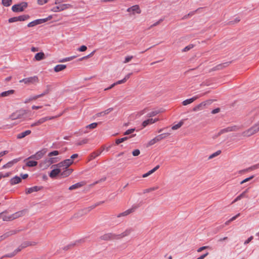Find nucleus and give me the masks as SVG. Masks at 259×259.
<instances>
[{
	"mask_svg": "<svg viewBox=\"0 0 259 259\" xmlns=\"http://www.w3.org/2000/svg\"><path fill=\"white\" fill-rule=\"evenodd\" d=\"M26 111L25 110H20L13 113L10 116V118L12 120H16L18 119H23L26 114Z\"/></svg>",
	"mask_w": 259,
	"mask_h": 259,
	"instance_id": "nucleus-1",
	"label": "nucleus"
},
{
	"mask_svg": "<svg viewBox=\"0 0 259 259\" xmlns=\"http://www.w3.org/2000/svg\"><path fill=\"white\" fill-rule=\"evenodd\" d=\"M73 163V161L70 159H65L64 161L57 164L55 165H53L52 166L53 167H57L59 168H67L69 166H70Z\"/></svg>",
	"mask_w": 259,
	"mask_h": 259,
	"instance_id": "nucleus-2",
	"label": "nucleus"
},
{
	"mask_svg": "<svg viewBox=\"0 0 259 259\" xmlns=\"http://www.w3.org/2000/svg\"><path fill=\"white\" fill-rule=\"evenodd\" d=\"M27 6V3L23 2L18 4L14 5L12 7V10L14 12H20L24 11Z\"/></svg>",
	"mask_w": 259,
	"mask_h": 259,
	"instance_id": "nucleus-3",
	"label": "nucleus"
},
{
	"mask_svg": "<svg viewBox=\"0 0 259 259\" xmlns=\"http://www.w3.org/2000/svg\"><path fill=\"white\" fill-rule=\"evenodd\" d=\"M23 211H19L15 213H14L10 216H7L5 215H3L2 217V219L4 221H11L14 219H15L17 218H19L23 215Z\"/></svg>",
	"mask_w": 259,
	"mask_h": 259,
	"instance_id": "nucleus-4",
	"label": "nucleus"
},
{
	"mask_svg": "<svg viewBox=\"0 0 259 259\" xmlns=\"http://www.w3.org/2000/svg\"><path fill=\"white\" fill-rule=\"evenodd\" d=\"M38 81V78L37 76H34L22 79L19 81V82H24L25 84H33Z\"/></svg>",
	"mask_w": 259,
	"mask_h": 259,
	"instance_id": "nucleus-5",
	"label": "nucleus"
},
{
	"mask_svg": "<svg viewBox=\"0 0 259 259\" xmlns=\"http://www.w3.org/2000/svg\"><path fill=\"white\" fill-rule=\"evenodd\" d=\"M29 18L27 15H23L18 17H14L9 19L8 21L9 23H13L17 21H23Z\"/></svg>",
	"mask_w": 259,
	"mask_h": 259,
	"instance_id": "nucleus-6",
	"label": "nucleus"
},
{
	"mask_svg": "<svg viewBox=\"0 0 259 259\" xmlns=\"http://www.w3.org/2000/svg\"><path fill=\"white\" fill-rule=\"evenodd\" d=\"M46 151L45 150H40L37 152L35 154L31 155L28 158L26 159L25 160L30 159H34L36 160H39L41 159L43 156L45 155Z\"/></svg>",
	"mask_w": 259,
	"mask_h": 259,
	"instance_id": "nucleus-7",
	"label": "nucleus"
},
{
	"mask_svg": "<svg viewBox=\"0 0 259 259\" xmlns=\"http://www.w3.org/2000/svg\"><path fill=\"white\" fill-rule=\"evenodd\" d=\"M257 131L254 125L252 126L248 130L245 131L242 133V135L244 137H249L251 136L254 134L256 133Z\"/></svg>",
	"mask_w": 259,
	"mask_h": 259,
	"instance_id": "nucleus-8",
	"label": "nucleus"
},
{
	"mask_svg": "<svg viewBox=\"0 0 259 259\" xmlns=\"http://www.w3.org/2000/svg\"><path fill=\"white\" fill-rule=\"evenodd\" d=\"M134 231V229L133 228H127L124 231L121 233L120 234L117 235V238L121 239L124 238L125 237L128 236L131 234V233Z\"/></svg>",
	"mask_w": 259,
	"mask_h": 259,
	"instance_id": "nucleus-9",
	"label": "nucleus"
},
{
	"mask_svg": "<svg viewBox=\"0 0 259 259\" xmlns=\"http://www.w3.org/2000/svg\"><path fill=\"white\" fill-rule=\"evenodd\" d=\"M127 12H132L133 14H134L135 13L137 14H140L141 12L140 7L138 5H134L130 8H128L127 9Z\"/></svg>",
	"mask_w": 259,
	"mask_h": 259,
	"instance_id": "nucleus-10",
	"label": "nucleus"
},
{
	"mask_svg": "<svg viewBox=\"0 0 259 259\" xmlns=\"http://www.w3.org/2000/svg\"><path fill=\"white\" fill-rule=\"evenodd\" d=\"M203 95H197L196 96L193 97L191 98H190V99H186V100L183 101L182 104H183V105L184 106H186V105H188L189 104L192 103L194 101H195L196 99H198L199 97H201Z\"/></svg>",
	"mask_w": 259,
	"mask_h": 259,
	"instance_id": "nucleus-11",
	"label": "nucleus"
},
{
	"mask_svg": "<svg viewBox=\"0 0 259 259\" xmlns=\"http://www.w3.org/2000/svg\"><path fill=\"white\" fill-rule=\"evenodd\" d=\"M158 120H159L158 118H155V119L149 118L147 120H144L142 122V125L143 127H145L146 126H147L148 125H150V124L154 123L156 121H158Z\"/></svg>",
	"mask_w": 259,
	"mask_h": 259,
	"instance_id": "nucleus-12",
	"label": "nucleus"
},
{
	"mask_svg": "<svg viewBox=\"0 0 259 259\" xmlns=\"http://www.w3.org/2000/svg\"><path fill=\"white\" fill-rule=\"evenodd\" d=\"M236 126H230V127H228L227 128H223L219 132V133H218V135L219 136L222 134L227 133V132L235 131H236Z\"/></svg>",
	"mask_w": 259,
	"mask_h": 259,
	"instance_id": "nucleus-13",
	"label": "nucleus"
},
{
	"mask_svg": "<svg viewBox=\"0 0 259 259\" xmlns=\"http://www.w3.org/2000/svg\"><path fill=\"white\" fill-rule=\"evenodd\" d=\"M60 173H61V169L60 168L58 167L57 168L53 169L49 174V176L51 178H54Z\"/></svg>",
	"mask_w": 259,
	"mask_h": 259,
	"instance_id": "nucleus-14",
	"label": "nucleus"
},
{
	"mask_svg": "<svg viewBox=\"0 0 259 259\" xmlns=\"http://www.w3.org/2000/svg\"><path fill=\"white\" fill-rule=\"evenodd\" d=\"M50 165H50L47 159L41 161L39 164L40 168H42V169L48 168Z\"/></svg>",
	"mask_w": 259,
	"mask_h": 259,
	"instance_id": "nucleus-15",
	"label": "nucleus"
},
{
	"mask_svg": "<svg viewBox=\"0 0 259 259\" xmlns=\"http://www.w3.org/2000/svg\"><path fill=\"white\" fill-rule=\"evenodd\" d=\"M14 93H15V91L14 90H8L7 91L2 92L0 94V98L9 97V96L14 94Z\"/></svg>",
	"mask_w": 259,
	"mask_h": 259,
	"instance_id": "nucleus-16",
	"label": "nucleus"
},
{
	"mask_svg": "<svg viewBox=\"0 0 259 259\" xmlns=\"http://www.w3.org/2000/svg\"><path fill=\"white\" fill-rule=\"evenodd\" d=\"M40 190V188L37 186H34L26 189V194H28L32 193L34 192H37Z\"/></svg>",
	"mask_w": 259,
	"mask_h": 259,
	"instance_id": "nucleus-17",
	"label": "nucleus"
},
{
	"mask_svg": "<svg viewBox=\"0 0 259 259\" xmlns=\"http://www.w3.org/2000/svg\"><path fill=\"white\" fill-rule=\"evenodd\" d=\"M31 133L30 130H27L23 132L18 134L17 135V138L18 139H22L25 137L26 136L30 135Z\"/></svg>",
	"mask_w": 259,
	"mask_h": 259,
	"instance_id": "nucleus-18",
	"label": "nucleus"
},
{
	"mask_svg": "<svg viewBox=\"0 0 259 259\" xmlns=\"http://www.w3.org/2000/svg\"><path fill=\"white\" fill-rule=\"evenodd\" d=\"M103 150H104V148H103L102 149L98 150L96 151L93 152L90 155V160L94 159L97 156H99L101 154V153L103 152Z\"/></svg>",
	"mask_w": 259,
	"mask_h": 259,
	"instance_id": "nucleus-19",
	"label": "nucleus"
},
{
	"mask_svg": "<svg viewBox=\"0 0 259 259\" xmlns=\"http://www.w3.org/2000/svg\"><path fill=\"white\" fill-rule=\"evenodd\" d=\"M134 211V209L130 208V209H128L124 211V212L119 213L117 215L116 217H117V218H120L121 217H125V216L130 214L131 213H132Z\"/></svg>",
	"mask_w": 259,
	"mask_h": 259,
	"instance_id": "nucleus-20",
	"label": "nucleus"
},
{
	"mask_svg": "<svg viewBox=\"0 0 259 259\" xmlns=\"http://www.w3.org/2000/svg\"><path fill=\"white\" fill-rule=\"evenodd\" d=\"M21 181V178L18 176H15L10 180V184L11 185H14L19 183Z\"/></svg>",
	"mask_w": 259,
	"mask_h": 259,
	"instance_id": "nucleus-21",
	"label": "nucleus"
},
{
	"mask_svg": "<svg viewBox=\"0 0 259 259\" xmlns=\"http://www.w3.org/2000/svg\"><path fill=\"white\" fill-rule=\"evenodd\" d=\"M206 105V102H203L200 103L199 104L197 105L195 107H194L193 109V110L194 111H198L201 110L203 109V108Z\"/></svg>",
	"mask_w": 259,
	"mask_h": 259,
	"instance_id": "nucleus-22",
	"label": "nucleus"
},
{
	"mask_svg": "<svg viewBox=\"0 0 259 259\" xmlns=\"http://www.w3.org/2000/svg\"><path fill=\"white\" fill-rule=\"evenodd\" d=\"M45 58V54L43 52L37 53L34 56V59L36 61H40Z\"/></svg>",
	"mask_w": 259,
	"mask_h": 259,
	"instance_id": "nucleus-23",
	"label": "nucleus"
},
{
	"mask_svg": "<svg viewBox=\"0 0 259 259\" xmlns=\"http://www.w3.org/2000/svg\"><path fill=\"white\" fill-rule=\"evenodd\" d=\"M247 192V190H245V191L243 192L242 193H241L239 195H238L232 202V204L241 200L242 198L244 197H246V193Z\"/></svg>",
	"mask_w": 259,
	"mask_h": 259,
	"instance_id": "nucleus-24",
	"label": "nucleus"
},
{
	"mask_svg": "<svg viewBox=\"0 0 259 259\" xmlns=\"http://www.w3.org/2000/svg\"><path fill=\"white\" fill-rule=\"evenodd\" d=\"M14 233H15L14 231H12L6 232L4 234L0 236V242L1 241H2L3 240L5 239L6 238H7L9 236L13 235Z\"/></svg>",
	"mask_w": 259,
	"mask_h": 259,
	"instance_id": "nucleus-25",
	"label": "nucleus"
},
{
	"mask_svg": "<svg viewBox=\"0 0 259 259\" xmlns=\"http://www.w3.org/2000/svg\"><path fill=\"white\" fill-rule=\"evenodd\" d=\"M65 170L61 172V175L63 177H66L69 176L72 172V169L70 168H64Z\"/></svg>",
	"mask_w": 259,
	"mask_h": 259,
	"instance_id": "nucleus-26",
	"label": "nucleus"
},
{
	"mask_svg": "<svg viewBox=\"0 0 259 259\" xmlns=\"http://www.w3.org/2000/svg\"><path fill=\"white\" fill-rule=\"evenodd\" d=\"M66 68V65L64 64H59L54 67V71L56 72L61 71Z\"/></svg>",
	"mask_w": 259,
	"mask_h": 259,
	"instance_id": "nucleus-27",
	"label": "nucleus"
},
{
	"mask_svg": "<svg viewBox=\"0 0 259 259\" xmlns=\"http://www.w3.org/2000/svg\"><path fill=\"white\" fill-rule=\"evenodd\" d=\"M25 161H26V165L28 167H34L37 165L38 162L34 160H25Z\"/></svg>",
	"mask_w": 259,
	"mask_h": 259,
	"instance_id": "nucleus-28",
	"label": "nucleus"
},
{
	"mask_svg": "<svg viewBox=\"0 0 259 259\" xmlns=\"http://www.w3.org/2000/svg\"><path fill=\"white\" fill-rule=\"evenodd\" d=\"M169 133H163L160 135H159L156 137L157 139L158 142L166 138L169 135Z\"/></svg>",
	"mask_w": 259,
	"mask_h": 259,
	"instance_id": "nucleus-29",
	"label": "nucleus"
},
{
	"mask_svg": "<svg viewBox=\"0 0 259 259\" xmlns=\"http://www.w3.org/2000/svg\"><path fill=\"white\" fill-rule=\"evenodd\" d=\"M59 6L60 11H62L63 10H66V9L71 7V5L70 4H61V5H60Z\"/></svg>",
	"mask_w": 259,
	"mask_h": 259,
	"instance_id": "nucleus-30",
	"label": "nucleus"
},
{
	"mask_svg": "<svg viewBox=\"0 0 259 259\" xmlns=\"http://www.w3.org/2000/svg\"><path fill=\"white\" fill-rule=\"evenodd\" d=\"M82 186V184L81 183H77L69 187V190H72L74 189H76L78 188L81 187Z\"/></svg>",
	"mask_w": 259,
	"mask_h": 259,
	"instance_id": "nucleus-31",
	"label": "nucleus"
},
{
	"mask_svg": "<svg viewBox=\"0 0 259 259\" xmlns=\"http://www.w3.org/2000/svg\"><path fill=\"white\" fill-rule=\"evenodd\" d=\"M17 162V160L15 159L11 161H10L3 165V168H9L11 167L15 163H16Z\"/></svg>",
	"mask_w": 259,
	"mask_h": 259,
	"instance_id": "nucleus-32",
	"label": "nucleus"
},
{
	"mask_svg": "<svg viewBox=\"0 0 259 259\" xmlns=\"http://www.w3.org/2000/svg\"><path fill=\"white\" fill-rule=\"evenodd\" d=\"M159 188L158 186L152 187L148 189H146L144 190V193H150L152 191L157 190Z\"/></svg>",
	"mask_w": 259,
	"mask_h": 259,
	"instance_id": "nucleus-33",
	"label": "nucleus"
},
{
	"mask_svg": "<svg viewBox=\"0 0 259 259\" xmlns=\"http://www.w3.org/2000/svg\"><path fill=\"white\" fill-rule=\"evenodd\" d=\"M52 17L50 16L49 18H46V19H37L35 20V22H36V24L38 25L40 24H41L42 23H44L46 22L48 20L50 19Z\"/></svg>",
	"mask_w": 259,
	"mask_h": 259,
	"instance_id": "nucleus-34",
	"label": "nucleus"
},
{
	"mask_svg": "<svg viewBox=\"0 0 259 259\" xmlns=\"http://www.w3.org/2000/svg\"><path fill=\"white\" fill-rule=\"evenodd\" d=\"M130 137H124L120 139H116L115 141V143L116 144L118 145L119 144L126 141L127 139H128Z\"/></svg>",
	"mask_w": 259,
	"mask_h": 259,
	"instance_id": "nucleus-35",
	"label": "nucleus"
},
{
	"mask_svg": "<svg viewBox=\"0 0 259 259\" xmlns=\"http://www.w3.org/2000/svg\"><path fill=\"white\" fill-rule=\"evenodd\" d=\"M88 142V139H82V140L81 141H77L75 144L77 145V146H80V145H83V144H87V143Z\"/></svg>",
	"mask_w": 259,
	"mask_h": 259,
	"instance_id": "nucleus-36",
	"label": "nucleus"
},
{
	"mask_svg": "<svg viewBox=\"0 0 259 259\" xmlns=\"http://www.w3.org/2000/svg\"><path fill=\"white\" fill-rule=\"evenodd\" d=\"M183 124V122L181 121L178 124L173 125L171 127V129L173 130H176L179 128L180 127H181Z\"/></svg>",
	"mask_w": 259,
	"mask_h": 259,
	"instance_id": "nucleus-37",
	"label": "nucleus"
},
{
	"mask_svg": "<svg viewBox=\"0 0 259 259\" xmlns=\"http://www.w3.org/2000/svg\"><path fill=\"white\" fill-rule=\"evenodd\" d=\"M75 58H76L75 56H71L69 57H67V58H64V59L60 60L59 62H65L71 61Z\"/></svg>",
	"mask_w": 259,
	"mask_h": 259,
	"instance_id": "nucleus-38",
	"label": "nucleus"
},
{
	"mask_svg": "<svg viewBox=\"0 0 259 259\" xmlns=\"http://www.w3.org/2000/svg\"><path fill=\"white\" fill-rule=\"evenodd\" d=\"M2 4L5 7L10 6L12 4V0H2Z\"/></svg>",
	"mask_w": 259,
	"mask_h": 259,
	"instance_id": "nucleus-39",
	"label": "nucleus"
},
{
	"mask_svg": "<svg viewBox=\"0 0 259 259\" xmlns=\"http://www.w3.org/2000/svg\"><path fill=\"white\" fill-rule=\"evenodd\" d=\"M98 123L94 122L86 126L87 128L94 129L97 126Z\"/></svg>",
	"mask_w": 259,
	"mask_h": 259,
	"instance_id": "nucleus-40",
	"label": "nucleus"
},
{
	"mask_svg": "<svg viewBox=\"0 0 259 259\" xmlns=\"http://www.w3.org/2000/svg\"><path fill=\"white\" fill-rule=\"evenodd\" d=\"M50 90L49 87L48 86L47 89L46 90H45L41 94H39V95L40 96V97H42L44 96L45 95L48 94L50 92Z\"/></svg>",
	"mask_w": 259,
	"mask_h": 259,
	"instance_id": "nucleus-41",
	"label": "nucleus"
},
{
	"mask_svg": "<svg viewBox=\"0 0 259 259\" xmlns=\"http://www.w3.org/2000/svg\"><path fill=\"white\" fill-rule=\"evenodd\" d=\"M159 167V165H158L157 166H156L154 168H153L152 169L149 170L148 172H147V174H148V176H150V175H151L152 174H153V172H154L156 170H157Z\"/></svg>",
	"mask_w": 259,
	"mask_h": 259,
	"instance_id": "nucleus-42",
	"label": "nucleus"
},
{
	"mask_svg": "<svg viewBox=\"0 0 259 259\" xmlns=\"http://www.w3.org/2000/svg\"><path fill=\"white\" fill-rule=\"evenodd\" d=\"M135 131V128L128 129L124 133L123 135H128L132 134Z\"/></svg>",
	"mask_w": 259,
	"mask_h": 259,
	"instance_id": "nucleus-43",
	"label": "nucleus"
},
{
	"mask_svg": "<svg viewBox=\"0 0 259 259\" xmlns=\"http://www.w3.org/2000/svg\"><path fill=\"white\" fill-rule=\"evenodd\" d=\"M133 58V56H128L125 57V59L124 61L123 62V63H127L129 62Z\"/></svg>",
	"mask_w": 259,
	"mask_h": 259,
	"instance_id": "nucleus-44",
	"label": "nucleus"
},
{
	"mask_svg": "<svg viewBox=\"0 0 259 259\" xmlns=\"http://www.w3.org/2000/svg\"><path fill=\"white\" fill-rule=\"evenodd\" d=\"M47 159L50 165H51L52 164L55 163L57 161L56 158H50Z\"/></svg>",
	"mask_w": 259,
	"mask_h": 259,
	"instance_id": "nucleus-45",
	"label": "nucleus"
},
{
	"mask_svg": "<svg viewBox=\"0 0 259 259\" xmlns=\"http://www.w3.org/2000/svg\"><path fill=\"white\" fill-rule=\"evenodd\" d=\"M158 142V141H157V139H156V137L152 139V140H151L149 143H148V145L151 146V145H154V144H155L156 143Z\"/></svg>",
	"mask_w": 259,
	"mask_h": 259,
	"instance_id": "nucleus-46",
	"label": "nucleus"
},
{
	"mask_svg": "<svg viewBox=\"0 0 259 259\" xmlns=\"http://www.w3.org/2000/svg\"><path fill=\"white\" fill-rule=\"evenodd\" d=\"M158 113V112L157 111H152L151 112H150L149 113L147 116L148 117H153V116H154L155 115H156Z\"/></svg>",
	"mask_w": 259,
	"mask_h": 259,
	"instance_id": "nucleus-47",
	"label": "nucleus"
},
{
	"mask_svg": "<svg viewBox=\"0 0 259 259\" xmlns=\"http://www.w3.org/2000/svg\"><path fill=\"white\" fill-rule=\"evenodd\" d=\"M59 154V152L58 151L55 150V151L50 152L48 154V156L50 157H51L52 156L58 155Z\"/></svg>",
	"mask_w": 259,
	"mask_h": 259,
	"instance_id": "nucleus-48",
	"label": "nucleus"
},
{
	"mask_svg": "<svg viewBox=\"0 0 259 259\" xmlns=\"http://www.w3.org/2000/svg\"><path fill=\"white\" fill-rule=\"evenodd\" d=\"M240 20L239 18H236L233 21H231L228 23L230 25H233L237 23L240 21Z\"/></svg>",
	"mask_w": 259,
	"mask_h": 259,
	"instance_id": "nucleus-49",
	"label": "nucleus"
},
{
	"mask_svg": "<svg viewBox=\"0 0 259 259\" xmlns=\"http://www.w3.org/2000/svg\"><path fill=\"white\" fill-rule=\"evenodd\" d=\"M46 121H47V118H46V117H42V118H40L37 121V123L39 124V125H40V124L46 122Z\"/></svg>",
	"mask_w": 259,
	"mask_h": 259,
	"instance_id": "nucleus-50",
	"label": "nucleus"
},
{
	"mask_svg": "<svg viewBox=\"0 0 259 259\" xmlns=\"http://www.w3.org/2000/svg\"><path fill=\"white\" fill-rule=\"evenodd\" d=\"M254 177L253 176H250V177H248L247 178H246L244 180H243V181H242L241 182H240V184H242L244 183H246L249 181H250V180H251L252 179H253Z\"/></svg>",
	"mask_w": 259,
	"mask_h": 259,
	"instance_id": "nucleus-51",
	"label": "nucleus"
},
{
	"mask_svg": "<svg viewBox=\"0 0 259 259\" xmlns=\"http://www.w3.org/2000/svg\"><path fill=\"white\" fill-rule=\"evenodd\" d=\"M140 154V151L139 149H135L132 152V154L134 156H138Z\"/></svg>",
	"mask_w": 259,
	"mask_h": 259,
	"instance_id": "nucleus-52",
	"label": "nucleus"
},
{
	"mask_svg": "<svg viewBox=\"0 0 259 259\" xmlns=\"http://www.w3.org/2000/svg\"><path fill=\"white\" fill-rule=\"evenodd\" d=\"M87 49V47L85 46L82 45L80 48H79L77 50L79 52H84L86 51Z\"/></svg>",
	"mask_w": 259,
	"mask_h": 259,
	"instance_id": "nucleus-53",
	"label": "nucleus"
},
{
	"mask_svg": "<svg viewBox=\"0 0 259 259\" xmlns=\"http://www.w3.org/2000/svg\"><path fill=\"white\" fill-rule=\"evenodd\" d=\"M102 238L104 240H108L111 238V234H105L102 236Z\"/></svg>",
	"mask_w": 259,
	"mask_h": 259,
	"instance_id": "nucleus-54",
	"label": "nucleus"
},
{
	"mask_svg": "<svg viewBox=\"0 0 259 259\" xmlns=\"http://www.w3.org/2000/svg\"><path fill=\"white\" fill-rule=\"evenodd\" d=\"M51 11L52 12H61L60 10V8H59V6H56V7H53L51 10Z\"/></svg>",
	"mask_w": 259,
	"mask_h": 259,
	"instance_id": "nucleus-55",
	"label": "nucleus"
},
{
	"mask_svg": "<svg viewBox=\"0 0 259 259\" xmlns=\"http://www.w3.org/2000/svg\"><path fill=\"white\" fill-rule=\"evenodd\" d=\"M221 151L220 150H219V151H217L216 152L213 153L212 154H211L210 156H209V158H212L215 156H217L218 155H219L220 153H221Z\"/></svg>",
	"mask_w": 259,
	"mask_h": 259,
	"instance_id": "nucleus-56",
	"label": "nucleus"
},
{
	"mask_svg": "<svg viewBox=\"0 0 259 259\" xmlns=\"http://www.w3.org/2000/svg\"><path fill=\"white\" fill-rule=\"evenodd\" d=\"M48 0H37V3L39 5H42L45 4L47 3Z\"/></svg>",
	"mask_w": 259,
	"mask_h": 259,
	"instance_id": "nucleus-57",
	"label": "nucleus"
},
{
	"mask_svg": "<svg viewBox=\"0 0 259 259\" xmlns=\"http://www.w3.org/2000/svg\"><path fill=\"white\" fill-rule=\"evenodd\" d=\"M39 98H40V97L39 95H35V96L29 97V100H31V101L35 100Z\"/></svg>",
	"mask_w": 259,
	"mask_h": 259,
	"instance_id": "nucleus-58",
	"label": "nucleus"
},
{
	"mask_svg": "<svg viewBox=\"0 0 259 259\" xmlns=\"http://www.w3.org/2000/svg\"><path fill=\"white\" fill-rule=\"evenodd\" d=\"M209 247V246H202L200 248H199L197 250V251L198 252H201L202 250L206 249V248H208Z\"/></svg>",
	"mask_w": 259,
	"mask_h": 259,
	"instance_id": "nucleus-59",
	"label": "nucleus"
},
{
	"mask_svg": "<svg viewBox=\"0 0 259 259\" xmlns=\"http://www.w3.org/2000/svg\"><path fill=\"white\" fill-rule=\"evenodd\" d=\"M35 25H36V22H35V20H34V21H33L29 23L27 25V26L28 27H31L34 26Z\"/></svg>",
	"mask_w": 259,
	"mask_h": 259,
	"instance_id": "nucleus-60",
	"label": "nucleus"
},
{
	"mask_svg": "<svg viewBox=\"0 0 259 259\" xmlns=\"http://www.w3.org/2000/svg\"><path fill=\"white\" fill-rule=\"evenodd\" d=\"M253 236H250V237H249L246 241H244V244L245 245L249 243L252 239H253Z\"/></svg>",
	"mask_w": 259,
	"mask_h": 259,
	"instance_id": "nucleus-61",
	"label": "nucleus"
},
{
	"mask_svg": "<svg viewBox=\"0 0 259 259\" xmlns=\"http://www.w3.org/2000/svg\"><path fill=\"white\" fill-rule=\"evenodd\" d=\"M113 110V108H109L106 109V110L104 111V114L105 115H107V114H109L110 112H111Z\"/></svg>",
	"mask_w": 259,
	"mask_h": 259,
	"instance_id": "nucleus-62",
	"label": "nucleus"
},
{
	"mask_svg": "<svg viewBox=\"0 0 259 259\" xmlns=\"http://www.w3.org/2000/svg\"><path fill=\"white\" fill-rule=\"evenodd\" d=\"M208 254V252H207L205 253L202 254L199 257L196 259H204L207 255Z\"/></svg>",
	"mask_w": 259,
	"mask_h": 259,
	"instance_id": "nucleus-63",
	"label": "nucleus"
},
{
	"mask_svg": "<svg viewBox=\"0 0 259 259\" xmlns=\"http://www.w3.org/2000/svg\"><path fill=\"white\" fill-rule=\"evenodd\" d=\"M256 168H259V163L257 164L256 165H254L249 168V169L250 170L255 169Z\"/></svg>",
	"mask_w": 259,
	"mask_h": 259,
	"instance_id": "nucleus-64",
	"label": "nucleus"
}]
</instances>
